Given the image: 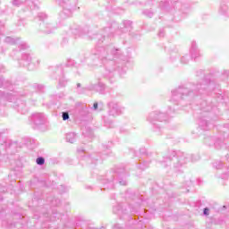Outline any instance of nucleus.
<instances>
[{
  "instance_id": "nucleus-38",
  "label": "nucleus",
  "mask_w": 229,
  "mask_h": 229,
  "mask_svg": "<svg viewBox=\"0 0 229 229\" xmlns=\"http://www.w3.org/2000/svg\"><path fill=\"white\" fill-rule=\"evenodd\" d=\"M63 121H69L71 116L69 115V112H63L62 113Z\"/></svg>"
},
{
  "instance_id": "nucleus-4",
  "label": "nucleus",
  "mask_w": 229,
  "mask_h": 229,
  "mask_svg": "<svg viewBox=\"0 0 229 229\" xmlns=\"http://www.w3.org/2000/svg\"><path fill=\"white\" fill-rule=\"evenodd\" d=\"M126 168L123 166H116L113 172L107 173L106 175H99L98 177V182L102 183L103 187L101 191H110L115 189V185L119 183L120 185H128V181H126Z\"/></svg>"
},
{
  "instance_id": "nucleus-15",
  "label": "nucleus",
  "mask_w": 229,
  "mask_h": 229,
  "mask_svg": "<svg viewBox=\"0 0 229 229\" xmlns=\"http://www.w3.org/2000/svg\"><path fill=\"white\" fill-rule=\"evenodd\" d=\"M226 1L229 0H222L220 7L218 9V13L229 19V6L228 4H226Z\"/></svg>"
},
{
  "instance_id": "nucleus-24",
  "label": "nucleus",
  "mask_w": 229,
  "mask_h": 229,
  "mask_svg": "<svg viewBox=\"0 0 229 229\" xmlns=\"http://www.w3.org/2000/svg\"><path fill=\"white\" fill-rule=\"evenodd\" d=\"M82 160H85L86 162H88V164H98V162L99 161V158H98V157L96 156H88V157H83Z\"/></svg>"
},
{
  "instance_id": "nucleus-5",
  "label": "nucleus",
  "mask_w": 229,
  "mask_h": 229,
  "mask_svg": "<svg viewBox=\"0 0 229 229\" xmlns=\"http://www.w3.org/2000/svg\"><path fill=\"white\" fill-rule=\"evenodd\" d=\"M8 189L6 188V183H0V221H2V226L5 229H13V228H23L24 227V216L20 213L14 214L13 216L6 215L4 211V207H2L3 203V194L6 192Z\"/></svg>"
},
{
  "instance_id": "nucleus-3",
  "label": "nucleus",
  "mask_w": 229,
  "mask_h": 229,
  "mask_svg": "<svg viewBox=\"0 0 229 229\" xmlns=\"http://www.w3.org/2000/svg\"><path fill=\"white\" fill-rule=\"evenodd\" d=\"M199 155H189L180 151L169 150L164 157L163 160L159 161L162 167H170L174 173L182 171L183 164L187 162H198Z\"/></svg>"
},
{
  "instance_id": "nucleus-36",
  "label": "nucleus",
  "mask_w": 229,
  "mask_h": 229,
  "mask_svg": "<svg viewBox=\"0 0 229 229\" xmlns=\"http://www.w3.org/2000/svg\"><path fill=\"white\" fill-rule=\"evenodd\" d=\"M213 167L215 169H223V163L221 161H216L213 163Z\"/></svg>"
},
{
  "instance_id": "nucleus-52",
  "label": "nucleus",
  "mask_w": 229,
  "mask_h": 229,
  "mask_svg": "<svg viewBox=\"0 0 229 229\" xmlns=\"http://www.w3.org/2000/svg\"><path fill=\"white\" fill-rule=\"evenodd\" d=\"M222 74H223L224 76H226V78H228V76H229V70H225V71L222 72Z\"/></svg>"
},
{
  "instance_id": "nucleus-62",
  "label": "nucleus",
  "mask_w": 229,
  "mask_h": 229,
  "mask_svg": "<svg viewBox=\"0 0 229 229\" xmlns=\"http://www.w3.org/2000/svg\"><path fill=\"white\" fill-rule=\"evenodd\" d=\"M0 72H3V70H0Z\"/></svg>"
},
{
  "instance_id": "nucleus-30",
  "label": "nucleus",
  "mask_w": 229,
  "mask_h": 229,
  "mask_svg": "<svg viewBox=\"0 0 229 229\" xmlns=\"http://www.w3.org/2000/svg\"><path fill=\"white\" fill-rule=\"evenodd\" d=\"M32 89L36 90V92H44L45 87L42 84H33Z\"/></svg>"
},
{
  "instance_id": "nucleus-22",
  "label": "nucleus",
  "mask_w": 229,
  "mask_h": 229,
  "mask_svg": "<svg viewBox=\"0 0 229 229\" xmlns=\"http://www.w3.org/2000/svg\"><path fill=\"white\" fill-rule=\"evenodd\" d=\"M103 148V153L100 156V159L101 160H105V158H106V157H108V155H110V153H112V151H110V146L108 145H102Z\"/></svg>"
},
{
  "instance_id": "nucleus-17",
  "label": "nucleus",
  "mask_w": 229,
  "mask_h": 229,
  "mask_svg": "<svg viewBox=\"0 0 229 229\" xmlns=\"http://www.w3.org/2000/svg\"><path fill=\"white\" fill-rule=\"evenodd\" d=\"M190 53L191 55V58L194 60H198L199 56H201V54L199 53V49H198V45L195 43V41L191 42Z\"/></svg>"
},
{
  "instance_id": "nucleus-44",
  "label": "nucleus",
  "mask_w": 229,
  "mask_h": 229,
  "mask_svg": "<svg viewBox=\"0 0 229 229\" xmlns=\"http://www.w3.org/2000/svg\"><path fill=\"white\" fill-rule=\"evenodd\" d=\"M158 37L162 38L163 37H165V30L164 29H160L158 32Z\"/></svg>"
},
{
  "instance_id": "nucleus-40",
  "label": "nucleus",
  "mask_w": 229,
  "mask_h": 229,
  "mask_svg": "<svg viewBox=\"0 0 229 229\" xmlns=\"http://www.w3.org/2000/svg\"><path fill=\"white\" fill-rule=\"evenodd\" d=\"M58 191L61 194H64V192H67L69 191V189H67L65 187V185H61L59 188H58Z\"/></svg>"
},
{
  "instance_id": "nucleus-7",
  "label": "nucleus",
  "mask_w": 229,
  "mask_h": 229,
  "mask_svg": "<svg viewBox=\"0 0 229 229\" xmlns=\"http://www.w3.org/2000/svg\"><path fill=\"white\" fill-rule=\"evenodd\" d=\"M0 99H5L10 103H12L13 101H15L13 106L14 108L23 115L25 114H28V106H26V102H24V100L22 99H19L17 98V95L13 93H6L4 91H0Z\"/></svg>"
},
{
  "instance_id": "nucleus-23",
  "label": "nucleus",
  "mask_w": 229,
  "mask_h": 229,
  "mask_svg": "<svg viewBox=\"0 0 229 229\" xmlns=\"http://www.w3.org/2000/svg\"><path fill=\"white\" fill-rule=\"evenodd\" d=\"M16 45L18 46L20 51H26V49H30V45L26 41L21 40V38L20 41H18Z\"/></svg>"
},
{
  "instance_id": "nucleus-45",
  "label": "nucleus",
  "mask_w": 229,
  "mask_h": 229,
  "mask_svg": "<svg viewBox=\"0 0 229 229\" xmlns=\"http://www.w3.org/2000/svg\"><path fill=\"white\" fill-rule=\"evenodd\" d=\"M17 26H26V20L24 19L19 20Z\"/></svg>"
},
{
  "instance_id": "nucleus-39",
  "label": "nucleus",
  "mask_w": 229,
  "mask_h": 229,
  "mask_svg": "<svg viewBox=\"0 0 229 229\" xmlns=\"http://www.w3.org/2000/svg\"><path fill=\"white\" fill-rule=\"evenodd\" d=\"M189 60H191V57L188 55H186L181 58V63L189 64Z\"/></svg>"
},
{
  "instance_id": "nucleus-64",
  "label": "nucleus",
  "mask_w": 229,
  "mask_h": 229,
  "mask_svg": "<svg viewBox=\"0 0 229 229\" xmlns=\"http://www.w3.org/2000/svg\"><path fill=\"white\" fill-rule=\"evenodd\" d=\"M1 135H2V134L0 133V137H1Z\"/></svg>"
},
{
  "instance_id": "nucleus-34",
  "label": "nucleus",
  "mask_w": 229,
  "mask_h": 229,
  "mask_svg": "<svg viewBox=\"0 0 229 229\" xmlns=\"http://www.w3.org/2000/svg\"><path fill=\"white\" fill-rule=\"evenodd\" d=\"M148 167H149V162L143 161V163H140L138 169H140V171H144V169H148Z\"/></svg>"
},
{
  "instance_id": "nucleus-50",
  "label": "nucleus",
  "mask_w": 229,
  "mask_h": 229,
  "mask_svg": "<svg viewBox=\"0 0 229 229\" xmlns=\"http://www.w3.org/2000/svg\"><path fill=\"white\" fill-rule=\"evenodd\" d=\"M65 94L64 93H59L58 95H55V99H62L63 98H64Z\"/></svg>"
},
{
  "instance_id": "nucleus-6",
  "label": "nucleus",
  "mask_w": 229,
  "mask_h": 229,
  "mask_svg": "<svg viewBox=\"0 0 229 229\" xmlns=\"http://www.w3.org/2000/svg\"><path fill=\"white\" fill-rule=\"evenodd\" d=\"M173 112H174V109L169 106L167 113L161 110H154L148 114L147 121L151 124L154 133L160 135L164 131L162 123L169 121V114H173Z\"/></svg>"
},
{
  "instance_id": "nucleus-33",
  "label": "nucleus",
  "mask_w": 229,
  "mask_h": 229,
  "mask_svg": "<svg viewBox=\"0 0 229 229\" xmlns=\"http://www.w3.org/2000/svg\"><path fill=\"white\" fill-rule=\"evenodd\" d=\"M140 155H142V157H151L152 153L148 152V149L146 148H140Z\"/></svg>"
},
{
  "instance_id": "nucleus-2",
  "label": "nucleus",
  "mask_w": 229,
  "mask_h": 229,
  "mask_svg": "<svg viewBox=\"0 0 229 229\" xmlns=\"http://www.w3.org/2000/svg\"><path fill=\"white\" fill-rule=\"evenodd\" d=\"M216 89V82L210 81L209 78L206 77L197 84L189 86H179L177 89L172 90V97L170 103L174 105L183 106L188 105L191 101H197V106L200 110L199 117V129L202 131H208L212 128V122L210 117L214 115L217 107L212 104L210 100H205L200 96H207L208 92Z\"/></svg>"
},
{
  "instance_id": "nucleus-28",
  "label": "nucleus",
  "mask_w": 229,
  "mask_h": 229,
  "mask_svg": "<svg viewBox=\"0 0 229 229\" xmlns=\"http://www.w3.org/2000/svg\"><path fill=\"white\" fill-rule=\"evenodd\" d=\"M91 110H94V112H101V110H103V104L95 102L91 107Z\"/></svg>"
},
{
  "instance_id": "nucleus-63",
  "label": "nucleus",
  "mask_w": 229,
  "mask_h": 229,
  "mask_svg": "<svg viewBox=\"0 0 229 229\" xmlns=\"http://www.w3.org/2000/svg\"><path fill=\"white\" fill-rule=\"evenodd\" d=\"M189 191H190V190H189V189H187V192H189Z\"/></svg>"
},
{
  "instance_id": "nucleus-29",
  "label": "nucleus",
  "mask_w": 229,
  "mask_h": 229,
  "mask_svg": "<svg viewBox=\"0 0 229 229\" xmlns=\"http://www.w3.org/2000/svg\"><path fill=\"white\" fill-rule=\"evenodd\" d=\"M214 144L216 149H221L222 148H225V141H223L221 139H217Z\"/></svg>"
},
{
  "instance_id": "nucleus-19",
  "label": "nucleus",
  "mask_w": 229,
  "mask_h": 229,
  "mask_svg": "<svg viewBox=\"0 0 229 229\" xmlns=\"http://www.w3.org/2000/svg\"><path fill=\"white\" fill-rule=\"evenodd\" d=\"M8 89L9 90H13V84L10 81H4L3 77L0 78V89Z\"/></svg>"
},
{
  "instance_id": "nucleus-25",
  "label": "nucleus",
  "mask_w": 229,
  "mask_h": 229,
  "mask_svg": "<svg viewBox=\"0 0 229 229\" xmlns=\"http://www.w3.org/2000/svg\"><path fill=\"white\" fill-rule=\"evenodd\" d=\"M47 201L51 205V207H58L60 205L61 200L60 199L53 198V197H48L47 199Z\"/></svg>"
},
{
  "instance_id": "nucleus-43",
  "label": "nucleus",
  "mask_w": 229,
  "mask_h": 229,
  "mask_svg": "<svg viewBox=\"0 0 229 229\" xmlns=\"http://www.w3.org/2000/svg\"><path fill=\"white\" fill-rule=\"evenodd\" d=\"M192 185H194V181L190 180L186 182L184 187H187V189H189V187H192Z\"/></svg>"
},
{
  "instance_id": "nucleus-13",
  "label": "nucleus",
  "mask_w": 229,
  "mask_h": 229,
  "mask_svg": "<svg viewBox=\"0 0 229 229\" xmlns=\"http://www.w3.org/2000/svg\"><path fill=\"white\" fill-rule=\"evenodd\" d=\"M107 106L108 115L111 117H117V115L124 114V106H121L118 102L111 101L107 104Z\"/></svg>"
},
{
  "instance_id": "nucleus-26",
  "label": "nucleus",
  "mask_w": 229,
  "mask_h": 229,
  "mask_svg": "<svg viewBox=\"0 0 229 229\" xmlns=\"http://www.w3.org/2000/svg\"><path fill=\"white\" fill-rule=\"evenodd\" d=\"M20 40H21V38H13L12 37H6L4 38V42L6 44H11V46H15V44H17V42H20Z\"/></svg>"
},
{
  "instance_id": "nucleus-57",
  "label": "nucleus",
  "mask_w": 229,
  "mask_h": 229,
  "mask_svg": "<svg viewBox=\"0 0 229 229\" xmlns=\"http://www.w3.org/2000/svg\"><path fill=\"white\" fill-rule=\"evenodd\" d=\"M222 178H223V180H226V178H228V174H223V175H222Z\"/></svg>"
},
{
  "instance_id": "nucleus-41",
  "label": "nucleus",
  "mask_w": 229,
  "mask_h": 229,
  "mask_svg": "<svg viewBox=\"0 0 229 229\" xmlns=\"http://www.w3.org/2000/svg\"><path fill=\"white\" fill-rule=\"evenodd\" d=\"M38 210H40V207L37 208L33 216L34 219H40V217H42L41 215H38Z\"/></svg>"
},
{
  "instance_id": "nucleus-42",
  "label": "nucleus",
  "mask_w": 229,
  "mask_h": 229,
  "mask_svg": "<svg viewBox=\"0 0 229 229\" xmlns=\"http://www.w3.org/2000/svg\"><path fill=\"white\" fill-rule=\"evenodd\" d=\"M19 146V148H21V144H19L17 141H13V142H11L9 144V148L12 149L13 148H17Z\"/></svg>"
},
{
  "instance_id": "nucleus-18",
  "label": "nucleus",
  "mask_w": 229,
  "mask_h": 229,
  "mask_svg": "<svg viewBox=\"0 0 229 229\" xmlns=\"http://www.w3.org/2000/svg\"><path fill=\"white\" fill-rule=\"evenodd\" d=\"M71 32L72 35L75 37H85L87 35V30L80 28V27H75L73 29H71Z\"/></svg>"
},
{
  "instance_id": "nucleus-47",
  "label": "nucleus",
  "mask_w": 229,
  "mask_h": 229,
  "mask_svg": "<svg viewBox=\"0 0 229 229\" xmlns=\"http://www.w3.org/2000/svg\"><path fill=\"white\" fill-rule=\"evenodd\" d=\"M210 215V208H204L203 209V216H209Z\"/></svg>"
},
{
  "instance_id": "nucleus-32",
  "label": "nucleus",
  "mask_w": 229,
  "mask_h": 229,
  "mask_svg": "<svg viewBox=\"0 0 229 229\" xmlns=\"http://www.w3.org/2000/svg\"><path fill=\"white\" fill-rule=\"evenodd\" d=\"M143 15H145L146 17H149L151 19V17H153V15H155V13H153V11L151 9H145L142 12Z\"/></svg>"
},
{
  "instance_id": "nucleus-9",
  "label": "nucleus",
  "mask_w": 229,
  "mask_h": 229,
  "mask_svg": "<svg viewBox=\"0 0 229 229\" xmlns=\"http://www.w3.org/2000/svg\"><path fill=\"white\" fill-rule=\"evenodd\" d=\"M57 4L63 8V11L59 13L60 21H65L69 17L72 16V12H74L75 4L72 0H57Z\"/></svg>"
},
{
  "instance_id": "nucleus-37",
  "label": "nucleus",
  "mask_w": 229,
  "mask_h": 229,
  "mask_svg": "<svg viewBox=\"0 0 229 229\" xmlns=\"http://www.w3.org/2000/svg\"><path fill=\"white\" fill-rule=\"evenodd\" d=\"M167 6H169V2L167 1H161L159 4V7L161 8V10H165V8H167Z\"/></svg>"
},
{
  "instance_id": "nucleus-20",
  "label": "nucleus",
  "mask_w": 229,
  "mask_h": 229,
  "mask_svg": "<svg viewBox=\"0 0 229 229\" xmlns=\"http://www.w3.org/2000/svg\"><path fill=\"white\" fill-rule=\"evenodd\" d=\"M90 84L86 87H81V83H77L76 92L77 94H87V92H90Z\"/></svg>"
},
{
  "instance_id": "nucleus-48",
  "label": "nucleus",
  "mask_w": 229,
  "mask_h": 229,
  "mask_svg": "<svg viewBox=\"0 0 229 229\" xmlns=\"http://www.w3.org/2000/svg\"><path fill=\"white\" fill-rule=\"evenodd\" d=\"M15 183H16L15 181H11V183L9 184L8 189L10 191H13V187H14Z\"/></svg>"
},
{
  "instance_id": "nucleus-46",
  "label": "nucleus",
  "mask_w": 229,
  "mask_h": 229,
  "mask_svg": "<svg viewBox=\"0 0 229 229\" xmlns=\"http://www.w3.org/2000/svg\"><path fill=\"white\" fill-rule=\"evenodd\" d=\"M39 201H42V199H38L37 197H34L33 199H32V202L35 205V207H37V204L39 203Z\"/></svg>"
},
{
  "instance_id": "nucleus-60",
  "label": "nucleus",
  "mask_w": 229,
  "mask_h": 229,
  "mask_svg": "<svg viewBox=\"0 0 229 229\" xmlns=\"http://www.w3.org/2000/svg\"><path fill=\"white\" fill-rule=\"evenodd\" d=\"M176 4H180V2H176Z\"/></svg>"
},
{
  "instance_id": "nucleus-8",
  "label": "nucleus",
  "mask_w": 229,
  "mask_h": 229,
  "mask_svg": "<svg viewBox=\"0 0 229 229\" xmlns=\"http://www.w3.org/2000/svg\"><path fill=\"white\" fill-rule=\"evenodd\" d=\"M36 19L40 21L38 27L39 33H44V35H51L56 31L58 26L53 25V23L47 21V14L46 13H38Z\"/></svg>"
},
{
  "instance_id": "nucleus-21",
  "label": "nucleus",
  "mask_w": 229,
  "mask_h": 229,
  "mask_svg": "<svg viewBox=\"0 0 229 229\" xmlns=\"http://www.w3.org/2000/svg\"><path fill=\"white\" fill-rule=\"evenodd\" d=\"M78 139V135L76 132H68L65 135V140L66 142H70V144H74Z\"/></svg>"
},
{
  "instance_id": "nucleus-53",
  "label": "nucleus",
  "mask_w": 229,
  "mask_h": 229,
  "mask_svg": "<svg viewBox=\"0 0 229 229\" xmlns=\"http://www.w3.org/2000/svg\"><path fill=\"white\" fill-rule=\"evenodd\" d=\"M41 216H44V217H47V216H49V213L43 211V212L41 213Z\"/></svg>"
},
{
  "instance_id": "nucleus-49",
  "label": "nucleus",
  "mask_w": 229,
  "mask_h": 229,
  "mask_svg": "<svg viewBox=\"0 0 229 229\" xmlns=\"http://www.w3.org/2000/svg\"><path fill=\"white\" fill-rule=\"evenodd\" d=\"M56 216H58V214L56 213V212H53L52 213V216H51V218H50V221H55V219H56Z\"/></svg>"
},
{
  "instance_id": "nucleus-58",
  "label": "nucleus",
  "mask_w": 229,
  "mask_h": 229,
  "mask_svg": "<svg viewBox=\"0 0 229 229\" xmlns=\"http://www.w3.org/2000/svg\"><path fill=\"white\" fill-rule=\"evenodd\" d=\"M131 153H132L133 157H135L136 152H135V150H134V149H131Z\"/></svg>"
},
{
  "instance_id": "nucleus-51",
  "label": "nucleus",
  "mask_w": 229,
  "mask_h": 229,
  "mask_svg": "<svg viewBox=\"0 0 229 229\" xmlns=\"http://www.w3.org/2000/svg\"><path fill=\"white\" fill-rule=\"evenodd\" d=\"M120 133H130V131H128V129L121 128Z\"/></svg>"
},
{
  "instance_id": "nucleus-16",
  "label": "nucleus",
  "mask_w": 229,
  "mask_h": 229,
  "mask_svg": "<svg viewBox=\"0 0 229 229\" xmlns=\"http://www.w3.org/2000/svg\"><path fill=\"white\" fill-rule=\"evenodd\" d=\"M11 4L15 6L16 8H19L20 6H29L31 8L33 6V1L31 0H12Z\"/></svg>"
},
{
  "instance_id": "nucleus-1",
  "label": "nucleus",
  "mask_w": 229,
  "mask_h": 229,
  "mask_svg": "<svg viewBox=\"0 0 229 229\" xmlns=\"http://www.w3.org/2000/svg\"><path fill=\"white\" fill-rule=\"evenodd\" d=\"M122 26L121 29L117 30L119 25L114 21L110 27L104 28L101 34H94L91 37V40L97 38L98 46L91 50L90 56L87 59V62H89V60H100L104 65L102 78L111 83L114 81L115 72L118 71L121 74L126 72L124 65L128 62V57L123 55V51L113 44L106 46H101V44H108L110 38L114 37V33L121 35V33L131 31V21H123Z\"/></svg>"
},
{
  "instance_id": "nucleus-12",
  "label": "nucleus",
  "mask_w": 229,
  "mask_h": 229,
  "mask_svg": "<svg viewBox=\"0 0 229 229\" xmlns=\"http://www.w3.org/2000/svg\"><path fill=\"white\" fill-rule=\"evenodd\" d=\"M20 67H27L29 71H33L40 65V60L33 58L31 54L24 53L21 55V59L19 61Z\"/></svg>"
},
{
  "instance_id": "nucleus-10",
  "label": "nucleus",
  "mask_w": 229,
  "mask_h": 229,
  "mask_svg": "<svg viewBox=\"0 0 229 229\" xmlns=\"http://www.w3.org/2000/svg\"><path fill=\"white\" fill-rule=\"evenodd\" d=\"M50 77L52 80H58L59 87H65L67 85V79L64 72V64H56L48 68Z\"/></svg>"
},
{
  "instance_id": "nucleus-61",
  "label": "nucleus",
  "mask_w": 229,
  "mask_h": 229,
  "mask_svg": "<svg viewBox=\"0 0 229 229\" xmlns=\"http://www.w3.org/2000/svg\"><path fill=\"white\" fill-rule=\"evenodd\" d=\"M3 37V35L0 34V38Z\"/></svg>"
},
{
  "instance_id": "nucleus-55",
  "label": "nucleus",
  "mask_w": 229,
  "mask_h": 229,
  "mask_svg": "<svg viewBox=\"0 0 229 229\" xmlns=\"http://www.w3.org/2000/svg\"><path fill=\"white\" fill-rule=\"evenodd\" d=\"M78 153H85V149H83V148H78Z\"/></svg>"
},
{
  "instance_id": "nucleus-54",
  "label": "nucleus",
  "mask_w": 229,
  "mask_h": 229,
  "mask_svg": "<svg viewBox=\"0 0 229 229\" xmlns=\"http://www.w3.org/2000/svg\"><path fill=\"white\" fill-rule=\"evenodd\" d=\"M73 62L72 61H69L67 64H66V67H71V65H72Z\"/></svg>"
},
{
  "instance_id": "nucleus-59",
  "label": "nucleus",
  "mask_w": 229,
  "mask_h": 229,
  "mask_svg": "<svg viewBox=\"0 0 229 229\" xmlns=\"http://www.w3.org/2000/svg\"><path fill=\"white\" fill-rule=\"evenodd\" d=\"M212 140V138H207L206 142H208V140Z\"/></svg>"
},
{
  "instance_id": "nucleus-35",
  "label": "nucleus",
  "mask_w": 229,
  "mask_h": 229,
  "mask_svg": "<svg viewBox=\"0 0 229 229\" xmlns=\"http://www.w3.org/2000/svg\"><path fill=\"white\" fill-rule=\"evenodd\" d=\"M36 164L38 165H44V164H46V158H44V157H38L37 159H36Z\"/></svg>"
},
{
  "instance_id": "nucleus-14",
  "label": "nucleus",
  "mask_w": 229,
  "mask_h": 229,
  "mask_svg": "<svg viewBox=\"0 0 229 229\" xmlns=\"http://www.w3.org/2000/svg\"><path fill=\"white\" fill-rule=\"evenodd\" d=\"M89 90L98 92V94H101L102 96H105L106 94V84L103 82V80L101 78L98 79L97 83H89Z\"/></svg>"
},
{
  "instance_id": "nucleus-27",
  "label": "nucleus",
  "mask_w": 229,
  "mask_h": 229,
  "mask_svg": "<svg viewBox=\"0 0 229 229\" xmlns=\"http://www.w3.org/2000/svg\"><path fill=\"white\" fill-rule=\"evenodd\" d=\"M82 135L84 137H88L89 139H92V137H94V132L92 131V129L87 128L86 131H82Z\"/></svg>"
},
{
  "instance_id": "nucleus-56",
  "label": "nucleus",
  "mask_w": 229,
  "mask_h": 229,
  "mask_svg": "<svg viewBox=\"0 0 229 229\" xmlns=\"http://www.w3.org/2000/svg\"><path fill=\"white\" fill-rule=\"evenodd\" d=\"M196 182H197V185H201V179H197Z\"/></svg>"
},
{
  "instance_id": "nucleus-11",
  "label": "nucleus",
  "mask_w": 229,
  "mask_h": 229,
  "mask_svg": "<svg viewBox=\"0 0 229 229\" xmlns=\"http://www.w3.org/2000/svg\"><path fill=\"white\" fill-rule=\"evenodd\" d=\"M30 124L34 130H40L41 131H46L47 129V117L44 113H35L30 118Z\"/></svg>"
},
{
  "instance_id": "nucleus-31",
  "label": "nucleus",
  "mask_w": 229,
  "mask_h": 229,
  "mask_svg": "<svg viewBox=\"0 0 229 229\" xmlns=\"http://www.w3.org/2000/svg\"><path fill=\"white\" fill-rule=\"evenodd\" d=\"M103 121L105 123V126H106L107 128H114L113 124L114 122L110 119H108V117L104 116Z\"/></svg>"
}]
</instances>
